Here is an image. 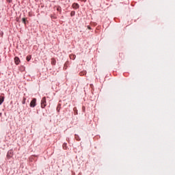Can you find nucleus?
<instances>
[{
    "label": "nucleus",
    "mask_w": 175,
    "mask_h": 175,
    "mask_svg": "<svg viewBox=\"0 0 175 175\" xmlns=\"http://www.w3.org/2000/svg\"><path fill=\"white\" fill-rule=\"evenodd\" d=\"M46 97H43L42 98V100H41V107L42 109H44L46 106Z\"/></svg>",
    "instance_id": "nucleus-1"
},
{
    "label": "nucleus",
    "mask_w": 175,
    "mask_h": 175,
    "mask_svg": "<svg viewBox=\"0 0 175 175\" xmlns=\"http://www.w3.org/2000/svg\"><path fill=\"white\" fill-rule=\"evenodd\" d=\"M30 107H35L36 106V98H33L29 104Z\"/></svg>",
    "instance_id": "nucleus-2"
},
{
    "label": "nucleus",
    "mask_w": 175,
    "mask_h": 175,
    "mask_svg": "<svg viewBox=\"0 0 175 175\" xmlns=\"http://www.w3.org/2000/svg\"><path fill=\"white\" fill-rule=\"evenodd\" d=\"M14 64H16V65H20V62H21L18 57H15L14 59Z\"/></svg>",
    "instance_id": "nucleus-3"
},
{
    "label": "nucleus",
    "mask_w": 175,
    "mask_h": 175,
    "mask_svg": "<svg viewBox=\"0 0 175 175\" xmlns=\"http://www.w3.org/2000/svg\"><path fill=\"white\" fill-rule=\"evenodd\" d=\"M13 157V150H10L7 153V158L10 159Z\"/></svg>",
    "instance_id": "nucleus-4"
},
{
    "label": "nucleus",
    "mask_w": 175,
    "mask_h": 175,
    "mask_svg": "<svg viewBox=\"0 0 175 175\" xmlns=\"http://www.w3.org/2000/svg\"><path fill=\"white\" fill-rule=\"evenodd\" d=\"M72 8H73V9H79V5L77 3H74L72 5Z\"/></svg>",
    "instance_id": "nucleus-5"
},
{
    "label": "nucleus",
    "mask_w": 175,
    "mask_h": 175,
    "mask_svg": "<svg viewBox=\"0 0 175 175\" xmlns=\"http://www.w3.org/2000/svg\"><path fill=\"white\" fill-rule=\"evenodd\" d=\"M4 100H5V97L0 96V105H2V103H3Z\"/></svg>",
    "instance_id": "nucleus-6"
},
{
    "label": "nucleus",
    "mask_w": 175,
    "mask_h": 175,
    "mask_svg": "<svg viewBox=\"0 0 175 175\" xmlns=\"http://www.w3.org/2000/svg\"><path fill=\"white\" fill-rule=\"evenodd\" d=\"M57 64V60H55L54 58L51 59V65H55Z\"/></svg>",
    "instance_id": "nucleus-7"
},
{
    "label": "nucleus",
    "mask_w": 175,
    "mask_h": 175,
    "mask_svg": "<svg viewBox=\"0 0 175 175\" xmlns=\"http://www.w3.org/2000/svg\"><path fill=\"white\" fill-rule=\"evenodd\" d=\"M80 76H84V75H87V71L83 70L79 72Z\"/></svg>",
    "instance_id": "nucleus-8"
},
{
    "label": "nucleus",
    "mask_w": 175,
    "mask_h": 175,
    "mask_svg": "<svg viewBox=\"0 0 175 175\" xmlns=\"http://www.w3.org/2000/svg\"><path fill=\"white\" fill-rule=\"evenodd\" d=\"M31 58H32L31 55H27L26 59L28 62H29L31 61Z\"/></svg>",
    "instance_id": "nucleus-9"
},
{
    "label": "nucleus",
    "mask_w": 175,
    "mask_h": 175,
    "mask_svg": "<svg viewBox=\"0 0 175 175\" xmlns=\"http://www.w3.org/2000/svg\"><path fill=\"white\" fill-rule=\"evenodd\" d=\"M22 21H23V24H26L27 18H23Z\"/></svg>",
    "instance_id": "nucleus-10"
},
{
    "label": "nucleus",
    "mask_w": 175,
    "mask_h": 175,
    "mask_svg": "<svg viewBox=\"0 0 175 175\" xmlns=\"http://www.w3.org/2000/svg\"><path fill=\"white\" fill-rule=\"evenodd\" d=\"M70 14H71V16H75V11H72L71 13H70Z\"/></svg>",
    "instance_id": "nucleus-11"
},
{
    "label": "nucleus",
    "mask_w": 175,
    "mask_h": 175,
    "mask_svg": "<svg viewBox=\"0 0 175 175\" xmlns=\"http://www.w3.org/2000/svg\"><path fill=\"white\" fill-rule=\"evenodd\" d=\"M57 12H61V7H58V8H57Z\"/></svg>",
    "instance_id": "nucleus-12"
},
{
    "label": "nucleus",
    "mask_w": 175,
    "mask_h": 175,
    "mask_svg": "<svg viewBox=\"0 0 175 175\" xmlns=\"http://www.w3.org/2000/svg\"><path fill=\"white\" fill-rule=\"evenodd\" d=\"M12 0H7V2H8L9 3H12Z\"/></svg>",
    "instance_id": "nucleus-13"
},
{
    "label": "nucleus",
    "mask_w": 175,
    "mask_h": 175,
    "mask_svg": "<svg viewBox=\"0 0 175 175\" xmlns=\"http://www.w3.org/2000/svg\"><path fill=\"white\" fill-rule=\"evenodd\" d=\"M23 105L25 103V98L23 99Z\"/></svg>",
    "instance_id": "nucleus-14"
},
{
    "label": "nucleus",
    "mask_w": 175,
    "mask_h": 175,
    "mask_svg": "<svg viewBox=\"0 0 175 175\" xmlns=\"http://www.w3.org/2000/svg\"><path fill=\"white\" fill-rule=\"evenodd\" d=\"M75 138L77 139V140H80L78 137H77V135H75Z\"/></svg>",
    "instance_id": "nucleus-15"
},
{
    "label": "nucleus",
    "mask_w": 175,
    "mask_h": 175,
    "mask_svg": "<svg viewBox=\"0 0 175 175\" xmlns=\"http://www.w3.org/2000/svg\"><path fill=\"white\" fill-rule=\"evenodd\" d=\"M88 29H91V27L88 26Z\"/></svg>",
    "instance_id": "nucleus-16"
},
{
    "label": "nucleus",
    "mask_w": 175,
    "mask_h": 175,
    "mask_svg": "<svg viewBox=\"0 0 175 175\" xmlns=\"http://www.w3.org/2000/svg\"><path fill=\"white\" fill-rule=\"evenodd\" d=\"M0 62H1V58H0Z\"/></svg>",
    "instance_id": "nucleus-17"
},
{
    "label": "nucleus",
    "mask_w": 175,
    "mask_h": 175,
    "mask_svg": "<svg viewBox=\"0 0 175 175\" xmlns=\"http://www.w3.org/2000/svg\"><path fill=\"white\" fill-rule=\"evenodd\" d=\"M83 1H85V0H83Z\"/></svg>",
    "instance_id": "nucleus-18"
}]
</instances>
